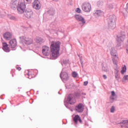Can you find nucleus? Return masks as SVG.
I'll return each mask as SVG.
<instances>
[{"mask_svg": "<svg viewBox=\"0 0 128 128\" xmlns=\"http://www.w3.org/2000/svg\"><path fill=\"white\" fill-rule=\"evenodd\" d=\"M103 78H104V80H106V75H103Z\"/></svg>", "mask_w": 128, "mask_h": 128, "instance_id": "nucleus-34", "label": "nucleus"}, {"mask_svg": "<svg viewBox=\"0 0 128 128\" xmlns=\"http://www.w3.org/2000/svg\"><path fill=\"white\" fill-rule=\"evenodd\" d=\"M12 76H14V75H12Z\"/></svg>", "mask_w": 128, "mask_h": 128, "instance_id": "nucleus-37", "label": "nucleus"}, {"mask_svg": "<svg viewBox=\"0 0 128 128\" xmlns=\"http://www.w3.org/2000/svg\"><path fill=\"white\" fill-rule=\"evenodd\" d=\"M10 6L12 10H14V8H18L17 10L20 14H24V10H26V4L24 2L18 3V0H12Z\"/></svg>", "mask_w": 128, "mask_h": 128, "instance_id": "nucleus-2", "label": "nucleus"}, {"mask_svg": "<svg viewBox=\"0 0 128 128\" xmlns=\"http://www.w3.org/2000/svg\"><path fill=\"white\" fill-rule=\"evenodd\" d=\"M75 18H76V20H78L79 22H81L82 24H86V21H84V18H82L80 15L77 14L74 16Z\"/></svg>", "mask_w": 128, "mask_h": 128, "instance_id": "nucleus-11", "label": "nucleus"}, {"mask_svg": "<svg viewBox=\"0 0 128 128\" xmlns=\"http://www.w3.org/2000/svg\"><path fill=\"white\" fill-rule=\"evenodd\" d=\"M51 60H56L60 56V42H52L50 46Z\"/></svg>", "mask_w": 128, "mask_h": 128, "instance_id": "nucleus-1", "label": "nucleus"}, {"mask_svg": "<svg viewBox=\"0 0 128 128\" xmlns=\"http://www.w3.org/2000/svg\"><path fill=\"white\" fill-rule=\"evenodd\" d=\"M4 38L6 40H9L12 38V34L8 32H6L4 34Z\"/></svg>", "mask_w": 128, "mask_h": 128, "instance_id": "nucleus-15", "label": "nucleus"}, {"mask_svg": "<svg viewBox=\"0 0 128 128\" xmlns=\"http://www.w3.org/2000/svg\"><path fill=\"white\" fill-rule=\"evenodd\" d=\"M74 122V124H78V122H80V124H82V120L80 119V116L78 115H76L73 118Z\"/></svg>", "mask_w": 128, "mask_h": 128, "instance_id": "nucleus-14", "label": "nucleus"}, {"mask_svg": "<svg viewBox=\"0 0 128 128\" xmlns=\"http://www.w3.org/2000/svg\"><path fill=\"white\" fill-rule=\"evenodd\" d=\"M24 16L27 18H30L32 16V12L30 10H26L24 12Z\"/></svg>", "mask_w": 128, "mask_h": 128, "instance_id": "nucleus-13", "label": "nucleus"}, {"mask_svg": "<svg viewBox=\"0 0 128 128\" xmlns=\"http://www.w3.org/2000/svg\"><path fill=\"white\" fill-rule=\"evenodd\" d=\"M94 14L95 16H102V12L100 10H97Z\"/></svg>", "mask_w": 128, "mask_h": 128, "instance_id": "nucleus-19", "label": "nucleus"}, {"mask_svg": "<svg viewBox=\"0 0 128 128\" xmlns=\"http://www.w3.org/2000/svg\"><path fill=\"white\" fill-rule=\"evenodd\" d=\"M114 110H116V108L112 106L110 108V112H114Z\"/></svg>", "mask_w": 128, "mask_h": 128, "instance_id": "nucleus-27", "label": "nucleus"}, {"mask_svg": "<svg viewBox=\"0 0 128 128\" xmlns=\"http://www.w3.org/2000/svg\"><path fill=\"white\" fill-rule=\"evenodd\" d=\"M82 10L86 12H90L92 10V6L88 2L84 3L82 5Z\"/></svg>", "mask_w": 128, "mask_h": 128, "instance_id": "nucleus-5", "label": "nucleus"}, {"mask_svg": "<svg viewBox=\"0 0 128 128\" xmlns=\"http://www.w3.org/2000/svg\"><path fill=\"white\" fill-rule=\"evenodd\" d=\"M88 81L84 82V86H88Z\"/></svg>", "mask_w": 128, "mask_h": 128, "instance_id": "nucleus-31", "label": "nucleus"}, {"mask_svg": "<svg viewBox=\"0 0 128 128\" xmlns=\"http://www.w3.org/2000/svg\"><path fill=\"white\" fill-rule=\"evenodd\" d=\"M115 78L118 80L120 79V76L118 75V70H116V72H115Z\"/></svg>", "mask_w": 128, "mask_h": 128, "instance_id": "nucleus-23", "label": "nucleus"}, {"mask_svg": "<svg viewBox=\"0 0 128 128\" xmlns=\"http://www.w3.org/2000/svg\"><path fill=\"white\" fill-rule=\"evenodd\" d=\"M76 12L78 14H80V12H82V10H80V8H77L76 10Z\"/></svg>", "mask_w": 128, "mask_h": 128, "instance_id": "nucleus-28", "label": "nucleus"}, {"mask_svg": "<svg viewBox=\"0 0 128 128\" xmlns=\"http://www.w3.org/2000/svg\"><path fill=\"white\" fill-rule=\"evenodd\" d=\"M60 76L62 80H68L70 78L68 76V74L64 70L60 74Z\"/></svg>", "mask_w": 128, "mask_h": 128, "instance_id": "nucleus-6", "label": "nucleus"}, {"mask_svg": "<svg viewBox=\"0 0 128 128\" xmlns=\"http://www.w3.org/2000/svg\"><path fill=\"white\" fill-rule=\"evenodd\" d=\"M111 94H112V96H116V93H115L114 92V91H112V92H111Z\"/></svg>", "mask_w": 128, "mask_h": 128, "instance_id": "nucleus-30", "label": "nucleus"}, {"mask_svg": "<svg viewBox=\"0 0 128 128\" xmlns=\"http://www.w3.org/2000/svg\"><path fill=\"white\" fill-rule=\"evenodd\" d=\"M9 46L12 48H14L16 46V40L13 39L10 41Z\"/></svg>", "mask_w": 128, "mask_h": 128, "instance_id": "nucleus-10", "label": "nucleus"}, {"mask_svg": "<svg viewBox=\"0 0 128 128\" xmlns=\"http://www.w3.org/2000/svg\"><path fill=\"white\" fill-rule=\"evenodd\" d=\"M128 80V76H124L122 79V82H124L126 80Z\"/></svg>", "mask_w": 128, "mask_h": 128, "instance_id": "nucleus-25", "label": "nucleus"}, {"mask_svg": "<svg viewBox=\"0 0 128 128\" xmlns=\"http://www.w3.org/2000/svg\"><path fill=\"white\" fill-rule=\"evenodd\" d=\"M112 100H114V98H112Z\"/></svg>", "mask_w": 128, "mask_h": 128, "instance_id": "nucleus-36", "label": "nucleus"}, {"mask_svg": "<svg viewBox=\"0 0 128 128\" xmlns=\"http://www.w3.org/2000/svg\"><path fill=\"white\" fill-rule=\"evenodd\" d=\"M28 78H34V76H32V72H28Z\"/></svg>", "mask_w": 128, "mask_h": 128, "instance_id": "nucleus-26", "label": "nucleus"}, {"mask_svg": "<svg viewBox=\"0 0 128 128\" xmlns=\"http://www.w3.org/2000/svg\"><path fill=\"white\" fill-rule=\"evenodd\" d=\"M72 76H73V78H76L78 76V73L76 72H72Z\"/></svg>", "mask_w": 128, "mask_h": 128, "instance_id": "nucleus-24", "label": "nucleus"}, {"mask_svg": "<svg viewBox=\"0 0 128 128\" xmlns=\"http://www.w3.org/2000/svg\"><path fill=\"white\" fill-rule=\"evenodd\" d=\"M102 70H104V72H108V68H106V67L103 66L102 68Z\"/></svg>", "mask_w": 128, "mask_h": 128, "instance_id": "nucleus-29", "label": "nucleus"}, {"mask_svg": "<svg viewBox=\"0 0 128 128\" xmlns=\"http://www.w3.org/2000/svg\"><path fill=\"white\" fill-rule=\"evenodd\" d=\"M10 20H16V18H14V16H11L10 18Z\"/></svg>", "mask_w": 128, "mask_h": 128, "instance_id": "nucleus-33", "label": "nucleus"}, {"mask_svg": "<svg viewBox=\"0 0 128 128\" xmlns=\"http://www.w3.org/2000/svg\"><path fill=\"white\" fill-rule=\"evenodd\" d=\"M50 48L47 46H44L42 49V53L44 56H50Z\"/></svg>", "mask_w": 128, "mask_h": 128, "instance_id": "nucleus-8", "label": "nucleus"}, {"mask_svg": "<svg viewBox=\"0 0 128 128\" xmlns=\"http://www.w3.org/2000/svg\"><path fill=\"white\" fill-rule=\"evenodd\" d=\"M3 50L7 52H10V48H8V45L6 43L3 44Z\"/></svg>", "mask_w": 128, "mask_h": 128, "instance_id": "nucleus-18", "label": "nucleus"}, {"mask_svg": "<svg viewBox=\"0 0 128 128\" xmlns=\"http://www.w3.org/2000/svg\"><path fill=\"white\" fill-rule=\"evenodd\" d=\"M25 44H28V46L30 44H32L33 42V40L30 38H24Z\"/></svg>", "mask_w": 128, "mask_h": 128, "instance_id": "nucleus-17", "label": "nucleus"}, {"mask_svg": "<svg viewBox=\"0 0 128 128\" xmlns=\"http://www.w3.org/2000/svg\"><path fill=\"white\" fill-rule=\"evenodd\" d=\"M68 100L70 104H74L76 102V99L72 94L69 96Z\"/></svg>", "mask_w": 128, "mask_h": 128, "instance_id": "nucleus-9", "label": "nucleus"}, {"mask_svg": "<svg viewBox=\"0 0 128 128\" xmlns=\"http://www.w3.org/2000/svg\"><path fill=\"white\" fill-rule=\"evenodd\" d=\"M76 110L78 112H84V107L82 104H80L76 106Z\"/></svg>", "mask_w": 128, "mask_h": 128, "instance_id": "nucleus-12", "label": "nucleus"}, {"mask_svg": "<svg viewBox=\"0 0 128 128\" xmlns=\"http://www.w3.org/2000/svg\"><path fill=\"white\" fill-rule=\"evenodd\" d=\"M121 128H128V120H124L121 124Z\"/></svg>", "mask_w": 128, "mask_h": 128, "instance_id": "nucleus-16", "label": "nucleus"}, {"mask_svg": "<svg viewBox=\"0 0 128 128\" xmlns=\"http://www.w3.org/2000/svg\"><path fill=\"white\" fill-rule=\"evenodd\" d=\"M116 17L114 16H111L109 18V26L111 28H116Z\"/></svg>", "mask_w": 128, "mask_h": 128, "instance_id": "nucleus-4", "label": "nucleus"}, {"mask_svg": "<svg viewBox=\"0 0 128 128\" xmlns=\"http://www.w3.org/2000/svg\"><path fill=\"white\" fill-rule=\"evenodd\" d=\"M16 70H22V68L20 67H17Z\"/></svg>", "mask_w": 128, "mask_h": 128, "instance_id": "nucleus-32", "label": "nucleus"}, {"mask_svg": "<svg viewBox=\"0 0 128 128\" xmlns=\"http://www.w3.org/2000/svg\"><path fill=\"white\" fill-rule=\"evenodd\" d=\"M32 7L36 10L40 8V3L38 0H35L32 3Z\"/></svg>", "mask_w": 128, "mask_h": 128, "instance_id": "nucleus-7", "label": "nucleus"}, {"mask_svg": "<svg viewBox=\"0 0 128 128\" xmlns=\"http://www.w3.org/2000/svg\"><path fill=\"white\" fill-rule=\"evenodd\" d=\"M110 54L112 56L113 64L116 66H118V62L120 60V58H118V55L116 50L114 48H112L110 50Z\"/></svg>", "mask_w": 128, "mask_h": 128, "instance_id": "nucleus-3", "label": "nucleus"}, {"mask_svg": "<svg viewBox=\"0 0 128 128\" xmlns=\"http://www.w3.org/2000/svg\"><path fill=\"white\" fill-rule=\"evenodd\" d=\"M126 72V66H124L123 67H122V70H121V74H124V72Z\"/></svg>", "mask_w": 128, "mask_h": 128, "instance_id": "nucleus-22", "label": "nucleus"}, {"mask_svg": "<svg viewBox=\"0 0 128 128\" xmlns=\"http://www.w3.org/2000/svg\"><path fill=\"white\" fill-rule=\"evenodd\" d=\"M36 41L38 42V44H42V42H44V39H42L40 37H37L36 38Z\"/></svg>", "mask_w": 128, "mask_h": 128, "instance_id": "nucleus-20", "label": "nucleus"}, {"mask_svg": "<svg viewBox=\"0 0 128 128\" xmlns=\"http://www.w3.org/2000/svg\"><path fill=\"white\" fill-rule=\"evenodd\" d=\"M24 2H28V0H24Z\"/></svg>", "mask_w": 128, "mask_h": 128, "instance_id": "nucleus-35", "label": "nucleus"}, {"mask_svg": "<svg viewBox=\"0 0 128 128\" xmlns=\"http://www.w3.org/2000/svg\"><path fill=\"white\" fill-rule=\"evenodd\" d=\"M118 42H122L124 40V35L123 36H118Z\"/></svg>", "mask_w": 128, "mask_h": 128, "instance_id": "nucleus-21", "label": "nucleus"}]
</instances>
